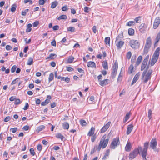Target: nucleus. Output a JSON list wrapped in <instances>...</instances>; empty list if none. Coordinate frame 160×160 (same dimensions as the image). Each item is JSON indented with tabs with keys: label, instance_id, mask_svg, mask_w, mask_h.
<instances>
[{
	"label": "nucleus",
	"instance_id": "nucleus-11",
	"mask_svg": "<svg viewBox=\"0 0 160 160\" xmlns=\"http://www.w3.org/2000/svg\"><path fill=\"white\" fill-rule=\"evenodd\" d=\"M124 43L123 41L120 40H116L115 43L118 49H120L122 47Z\"/></svg>",
	"mask_w": 160,
	"mask_h": 160
},
{
	"label": "nucleus",
	"instance_id": "nucleus-23",
	"mask_svg": "<svg viewBox=\"0 0 160 160\" xmlns=\"http://www.w3.org/2000/svg\"><path fill=\"white\" fill-rule=\"evenodd\" d=\"M57 56L56 54L54 53H51L49 55V57H48L46 59H50L51 60L54 59Z\"/></svg>",
	"mask_w": 160,
	"mask_h": 160
},
{
	"label": "nucleus",
	"instance_id": "nucleus-39",
	"mask_svg": "<svg viewBox=\"0 0 160 160\" xmlns=\"http://www.w3.org/2000/svg\"><path fill=\"white\" fill-rule=\"evenodd\" d=\"M123 38V32H121L118 35L117 37L116 38V40H120V38Z\"/></svg>",
	"mask_w": 160,
	"mask_h": 160
},
{
	"label": "nucleus",
	"instance_id": "nucleus-32",
	"mask_svg": "<svg viewBox=\"0 0 160 160\" xmlns=\"http://www.w3.org/2000/svg\"><path fill=\"white\" fill-rule=\"evenodd\" d=\"M54 78V74L52 73H51L49 75L48 78V82H50L52 81Z\"/></svg>",
	"mask_w": 160,
	"mask_h": 160
},
{
	"label": "nucleus",
	"instance_id": "nucleus-5",
	"mask_svg": "<svg viewBox=\"0 0 160 160\" xmlns=\"http://www.w3.org/2000/svg\"><path fill=\"white\" fill-rule=\"evenodd\" d=\"M152 45V40L150 37L147 38L146 40V43L144 49V53H147L150 48Z\"/></svg>",
	"mask_w": 160,
	"mask_h": 160
},
{
	"label": "nucleus",
	"instance_id": "nucleus-54",
	"mask_svg": "<svg viewBox=\"0 0 160 160\" xmlns=\"http://www.w3.org/2000/svg\"><path fill=\"white\" fill-rule=\"evenodd\" d=\"M29 108V104L27 102H26L25 103V105L24 107L23 108V109L24 110H26L28 109V108Z\"/></svg>",
	"mask_w": 160,
	"mask_h": 160
},
{
	"label": "nucleus",
	"instance_id": "nucleus-9",
	"mask_svg": "<svg viewBox=\"0 0 160 160\" xmlns=\"http://www.w3.org/2000/svg\"><path fill=\"white\" fill-rule=\"evenodd\" d=\"M149 55H148L143 60L141 66V71H143L146 67L149 59Z\"/></svg>",
	"mask_w": 160,
	"mask_h": 160
},
{
	"label": "nucleus",
	"instance_id": "nucleus-27",
	"mask_svg": "<svg viewBox=\"0 0 160 160\" xmlns=\"http://www.w3.org/2000/svg\"><path fill=\"white\" fill-rule=\"evenodd\" d=\"M33 58H32L30 57H29L28 59V62H27V64L28 65H31L33 63Z\"/></svg>",
	"mask_w": 160,
	"mask_h": 160
},
{
	"label": "nucleus",
	"instance_id": "nucleus-58",
	"mask_svg": "<svg viewBox=\"0 0 160 160\" xmlns=\"http://www.w3.org/2000/svg\"><path fill=\"white\" fill-rule=\"evenodd\" d=\"M66 69L69 72L72 71L74 70V69L72 68L69 67H67Z\"/></svg>",
	"mask_w": 160,
	"mask_h": 160
},
{
	"label": "nucleus",
	"instance_id": "nucleus-26",
	"mask_svg": "<svg viewBox=\"0 0 160 160\" xmlns=\"http://www.w3.org/2000/svg\"><path fill=\"white\" fill-rule=\"evenodd\" d=\"M102 66L103 68L105 69H108V66L106 61H104L102 62Z\"/></svg>",
	"mask_w": 160,
	"mask_h": 160
},
{
	"label": "nucleus",
	"instance_id": "nucleus-16",
	"mask_svg": "<svg viewBox=\"0 0 160 160\" xmlns=\"http://www.w3.org/2000/svg\"><path fill=\"white\" fill-rule=\"evenodd\" d=\"M132 146L130 142H128L125 147V150L127 152H129L131 149Z\"/></svg>",
	"mask_w": 160,
	"mask_h": 160
},
{
	"label": "nucleus",
	"instance_id": "nucleus-19",
	"mask_svg": "<svg viewBox=\"0 0 160 160\" xmlns=\"http://www.w3.org/2000/svg\"><path fill=\"white\" fill-rule=\"evenodd\" d=\"M110 150L107 149L104 155L102 158L103 160H106L108 158V156L109 155Z\"/></svg>",
	"mask_w": 160,
	"mask_h": 160
},
{
	"label": "nucleus",
	"instance_id": "nucleus-29",
	"mask_svg": "<svg viewBox=\"0 0 160 160\" xmlns=\"http://www.w3.org/2000/svg\"><path fill=\"white\" fill-rule=\"evenodd\" d=\"M130 112H127L126 115V116L125 117V119L124 120V122H127L128 120L130 118Z\"/></svg>",
	"mask_w": 160,
	"mask_h": 160
},
{
	"label": "nucleus",
	"instance_id": "nucleus-7",
	"mask_svg": "<svg viewBox=\"0 0 160 160\" xmlns=\"http://www.w3.org/2000/svg\"><path fill=\"white\" fill-rule=\"evenodd\" d=\"M148 142H146L144 143V148L141 152V155L143 157V160H146V156L147 155V151L148 148Z\"/></svg>",
	"mask_w": 160,
	"mask_h": 160
},
{
	"label": "nucleus",
	"instance_id": "nucleus-18",
	"mask_svg": "<svg viewBox=\"0 0 160 160\" xmlns=\"http://www.w3.org/2000/svg\"><path fill=\"white\" fill-rule=\"evenodd\" d=\"M108 79H105L102 81H100L99 84L101 86H103L107 85L108 83Z\"/></svg>",
	"mask_w": 160,
	"mask_h": 160
},
{
	"label": "nucleus",
	"instance_id": "nucleus-30",
	"mask_svg": "<svg viewBox=\"0 0 160 160\" xmlns=\"http://www.w3.org/2000/svg\"><path fill=\"white\" fill-rule=\"evenodd\" d=\"M134 30L132 28H129L128 30V33L129 35L132 36L134 34Z\"/></svg>",
	"mask_w": 160,
	"mask_h": 160
},
{
	"label": "nucleus",
	"instance_id": "nucleus-37",
	"mask_svg": "<svg viewBox=\"0 0 160 160\" xmlns=\"http://www.w3.org/2000/svg\"><path fill=\"white\" fill-rule=\"evenodd\" d=\"M56 136L57 138H60L62 140L63 138H64L62 134L60 133L57 134L56 135Z\"/></svg>",
	"mask_w": 160,
	"mask_h": 160
},
{
	"label": "nucleus",
	"instance_id": "nucleus-21",
	"mask_svg": "<svg viewBox=\"0 0 160 160\" xmlns=\"http://www.w3.org/2000/svg\"><path fill=\"white\" fill-rule=\"evenodd\" d=\"M118 67V63L117 61H116L115 62L114 65L112 67V71L117 72Z\"/></svg>",
	"mask_w": 160,
	"mask_h": 160
},
{
	"label": "nucleus",
	"instance_id": "nucleus-25",
	"mask_svg": "<svg viewBox=\"0 0 160 160\" xmlns=\"http://www.w3.org/2000/svg\"><path fill=\"white\" fill-rule=\"evenodd\" d=\"M45 126L44 125H41L38 127L36 129V132H38L41 131L42 130L44 129L45 128Z\"/></svg>",
	"mask_w": 160,
	"mask_h": 160
},
{
	"label": "nucleus",
	"instance_id": "nucleus-15",
	"mask_svg": "<svg viewBox=\"0 0 160 160\" xmlns=\"http://www.w3.org/2000/svg\"><path fill=\"white\" fill-rule=\"evenodd\" d=\"M133 126L131 124L128 125L127 127L126 133L127 135L129 134L131 132L133 128Z\"/></svg>",
	"mask_w": 160,
	"mask_h": 160
},
{
	"label": "nucleus",
	"instance_id": "nucleus-22",
	"mask_svg": "<svg viewBox=\"0 0 160 160\" xmlns=\"http://www.w3.org/2000/svg\"><path fill=\"white\" fill-rule=\"evenodd\" d=\"M142 59V57L141 55L139 56L138 58L137 61L135 65L136 66L139 65Z\"/></svg>",
	"mask_w": 160,
	"mask_h": 160
},
{
	"label": "nucleus",
	"instance_id": "nucleus-13",
	"mask_svg": "<svg viewBox=\"0 0 160 160\" xmlns=\"http://www.w3.org/2000/svg\"><path fill=\"white\" fill-rule=\"evenodd\" d=\"M157 145V142L155 138H152L150 142V146L153 149L155 148Z\"/></svg>",
	"mask_w": 160,
	"mask_h": 160
},
{
	"label": "nucleus",
	"instance_id": "nucleus-12",
	"mask_svg": "<svg viewBox=\"0 0 160 160\" xmlns=\"http://www.w3.org/2000/svg\"><path fill=\"white\" fill-rule=\"evenodd\" d=\"M160 23V18L158 17L156 18L154 21L153 24V28L154 29H156Z\"/></svg>",
	"mask_w": 160,
	"mask_h": 160
},
{
	"label": "nucleus",
	"instance_id": "nucleus-41",
	"mask_svg": "<svg viewBox=\"0 0 160 160\" xmlns=\"http://www.w3.org/2000/svg\"><path fill=\"white\" fill-rule=\"evenodd\" d=\"M133 67L132 65H131L128 68V72L130 73H132Z\"/></svg>",
	"mask_w": 160,
	"mask_h": 160
},
{
	"label": "nucleus",
	"instance_id": "nucleus-55",
	"mask_svg": "<svg viewBox=\"0 0 160 160\" xmlns=\"http://www.w3.org/2000/svg\"><path fill=\"white\" fill-rule=\"evenodd\" d=\"M11 118L10 116H7L5 118L4 121L5 122H7L9 121Z\"/></svg>",
	"mask_w": 160,
	"mask_h": 160
},
{
	"label": "nucleus",
	"instance_id": "nucleus-51",
	"mask_svg": "<svg viewBox=\"0 0 160 160\" xmlns=\"http://www.w3.org/2000/svg\"><path fill=\"white\" fill-rule=\"evenodd\" d=\"M17 68V66L16 65H13L11 68V72H12L13 73L14 72Z\"/></svg>",
	"mask_w": 160,
	"mask_h": 160
},
{
	"label": "nucleus",
	"instance_id": "nucleus-6",
	"mask_svg": "<svg viewBox=\"0 0 160 160\" xmlns=\"http://www.w3.org/2000/svg\"><path fill=\"white\" fill-rule=\"evenodd\" d=\"M120 144V142L119 138H114L110 145V147L112 149H115Z\"/></svg>",
	"mask_w": 160,
	"mask_h": 160
},
{
	"label": "nucleus",
	"instance_id": "nucleus-36",
	"mask_svg": "<svg viewBox=\"0 0 160 160\" xmlns=\"http://www.w3.org/2000/svg\"><path fill=\"white\" fill-rule=\"evenodd\" d=\"M67 18V17L66 15H62L58 17V20H60L61 19H66Z\"/></svg>",
	"mask_w": 160,
	"mask_h": 160
},
{
	"label": "nucleus",
	"instance_id": "nucleus-63",
	"mask_svg": "<svg viewBox=\"0 0 160 160\" xmlns=\"http://www.w3.org/2000/svg\"><path fill=\"white\" fill-rule=\"evenodd\" d=\"M59 28V26L58 25H55L53 27V29L54 30H58Z\"/></svg>",
	"mask_w": 160,
	"mask_h": 160
},
{
	"label": "nucleus",
	"instance_id": "nucleus-46",
	"mask_svg": "<svg viewBox=\"0 0 160 160\" xmlns=\"http://www.w3.org/2000/svg\"><path fill=\"white\" fill-rule=\"evenodd\" d=\"M91 136V141L92 142H93L95 141V139L97 138L96 134L95 133Z\"/></svg>",
	"mask_w": 160,
	"mask_h": 160
},
{
	"label": "nucleus",
	"instance_id": "nucleus-33",
	"mask_svg": "<svg viewBox=\"0 0 160 160\" xmlns=\"http://www.w3.org/2000/svg\"><path fill=\"white\" fill-rule=\"evenodd\" d=\"M110 38L109 37L105 38L104 40V41L105 43L107 45H110Z\"/></svg>",
	"mask_w": 160,
	"mask_h": 160
},
{
	"label": "nucleus",
	"instance_id": "nucleus-50",
	"mask_svg": "<svg viewBox=\"0 0 160 160\" xmlns=\"http://www.w3.org/2000/svg\"><path fill=\"white\" fill-rule=\"evenodd\" d=\"M90 8L88 7H85L84 8V11L85 12L88 13L89 11Z\"/></svg>",
	"mask_w": 160,
	"mask_h": 160
},
{
	"label": "nucleus",
	"instance_id": "nucleus-57",
	"mask_svg": "<svg viewBox=\"0 0 160 160\" xmlns=\"http://www.w3.org/2000/svg\"><path fill=\"white\" fill-rule=\"evenodd\" d=\"M12 47L9 45H7L6 46V49L7 50H10L12 48Z\"/></svg>",
	"mask_w": 160,
	"mask_h": 160
},
{
	"label": "nucleus",
	"instance_id": "nucleus-60",
	"mask_svg": "<svg viewBox=\"0 0 160 160\" xmlns=\"http://www.w3.org/2000/svg\"><path fill=\"white\" fill-rule=\"evenodd\" d=\"M45 2L44 0H39V4L40 5H43L44 4Z\"/></svg>",
	"mask_w": 160,
	"mask_h": 160
},
{
	"label": "nucleus",
	"instance_id": "nucleus-31",
	"mask_svg": "<svg viewBox=\"0 0 160 160\" xmlns=\"http://www.w3.org/2000/svg\"><path fill=\"white\" fill-rule=\"evenodd\" d=\"M160 39V31L157 34L155 39V44L158 42Z\"/></svg>",
	"mask_w": 160,
	"mask_h": 160
},
{
	"label": "nucleus",
	"instance_id": "nucleus-44",
	"mask_svg": "<svg viewBox=\"0 0 160 160\" xmlns=\"http://www.w3.org/2000/svg\"><path fill=\"white\" fill-rule=\"evenodd\" d=\"M152 111L151 109L149 110L148 112V117L149 120L151 119L152 118Z\"/></svg>",
	"mask_w": 160,
	"mask_h": 160
},
{
	"label": "nucleus",
	"instance_id": "nucleus-3",
	"mask_svg": "<svg viewBox=\"0 0 160 160\" xmlns=\"http://www.w3.org/2000/svg\"><path fill=\"white\" fill-rule=\"evenodd\" d=\"M160 51V48L159 47L157 48L155 51L152 56L150 63V65L151 66H153L157 61L159 56Z\"/></svg>",
	"mask_w": 160,
	"mask_h": 160
},
{
	"label": "nucleus",
	"instance_id": "nucleus-28",
	"mask_svg": "<svg viewBox=\"0 0 160 160\" xmlns=\"http://www.w3.org/2000/svg\"><path fill=\"white\" fill-rule=\"evenodd\" d=\"M74 59V57L71 56H69L67 60V63H72Z\"/></svg>",
	"mask_w": 160,
	"mask_h": 160
},
{
	"label": "nucleus",
	"instance_id": "nucleus-43",
	"mask_svg": "<svg viewBox=\"0 0 160 160\" xmlns=\"http://www.w3.org/2000/svg\"><path fill=\"white\" fill-rule=\"evenodd\" d=\"M62 81H65L67 82H70V78L68 77H62L61 78Z\"/></svg>",
	"mask_w": 160,
	"mask_h": 160
},
{
	"label": "nucleus",
	"instance_id": "nucleus-61",
	"mask_svg": "<svg viewBox=\"0 0 160 160\" xmlns=\"http://www.w3.org/2000/svg\"><path fill=\"white\" fill-rule=\"evenodd\" d=\"M38 150L40 152L42 149V146L41 144H38L37 146Z\"/></svg>",
	"mask_w": 160,
	"mask_h": 160
},
{
	"label": "nucleus",
	"instance_id": "nucleus-53",
	"mask_svg": "<svg viewBox=\"0 0 160 160\" xmlns=\"http://www.w3.org/2000/svg\"><path fill=\"white\" fill-rule=\"evenodd\" d=\"M18 80H19V78H16L12 81L11 84L12 85H13L16 84L17 83V82H18Z\"/></svg>",
	"mask_w": 160,
	"mask_h": 160
},
{
	"label": "nucleus",
	"instance_id": "nucleus-2",
	"mask_svg": "<svg viewBox=\"0 0 160 160\" xmlns=\"http://www.w3.org/2000/svg\"><path fill=\"white\" fill-rule=\"evenodd\" d=\"M106 135H104L102 138L99 144L98 147L97 149L98 151H99L102 147V148H105L108 143L109 139H106Z\"/></svg>",
	"mask_w": 160,
	"mask_h": 160
},
{
	"label": "nucleus",
	"instance_id": "nucleus-20",
	"mask_svg": "<svg viewBox=\"0 0 160 160\" xmlns=\"http://www.w3.org/2000/svg\"><path fill=\"white\" fill-rule=\"evenodd\" d=\"M87 66L88 67L94 68L96 67V65L94 62L89 61L87 62Z\"/></svg>",
	"mask_w": 160,
	"mask_h": 160
},
{
	"label": "nucleus",
	"instance_id": "nucleus-52",
	"mask_svg": "<svg viewBox=\"0 0 160 160\" xmlns=\"http://www.w3.org/2000/svg\"><path fill=\"white\" fill-rule=\"evenodd\" d=\"M18 130L17 128H11L10 129V131H11L12 133H15Z\"/></svg>",
	"mask_w": 160,
	"mask_h": 160
},
{
	"label": "nucleus",
	"instance_id": "nucleus-62",
	"mask_svg": "<svg viewBox=\"0 0 160 160\" xmlns=\"http://www.w3.org/2000/svg\"><path fill=\"white\" fill-rule=\"evenodd\" d=\"M62 11H66L68 9L67 6L66 5L64 6L62 8Z\"/></svg>",
	"mask_w": 160,
	"mask_h": 160
},
{
	"label": "nucleus",
	"instance_id": "nucleus-45",
	"mask_svg": "<svg viewBox=\"0 0 160 160\" xmlns=\"http://www.w3.org/2000/svg\"><path fill=\"white\" fill-rule=\"evenodd\" d=\"M81 125L82 126H85L87 124V122L84 120H81L80 121Z\"/></svg>",
	"mask_w": 160,
	"mask_h": 160
},
{
	"label": "nucleus",
	"instance_id": "nucleus-56",
	"mask_svg": "<svg viewBox=\"0 0 160 160\" xmlns=\"http://www.w3.org/2000/svg\"><path fill=\"white\" fill-rule=\"evenodd\" d=\"M20 103V100L19 99H15L14 102V104L18 105Z\"/></svg>",
	"mask_w": 160,
	"mask_h": 160
},
{
	"label": "nucleus",
	"instance_id": "nucleus-34",
	"mask_svg": "<svg viewBox=\"0 0 160 160\" xmlns=\"http://www.w3.org/2000/svg\"><path fill=\"white\" fill-rule=\"evenodd\" d=\"M135 22L134 21H130L127 22L126 24V26H131L132 25H134Z\"/></svg>",
	"mask_w": 160,
	"mask_h": 160
},
{
	"label": "nucleus",
	"instance_id": "nucleus-38",
	"mask_svg": "<svg viewBox=\"0 0 160 160\" xmlns=\"http://www.w3.org/2000/svg\"><path fill=\"white\" fill-rule=\"evenodd\" d=\"M140 75V74L139 72L137 73L134 76L133 80H134L135 81L137 82L139 78Z\"/></svg>",
	"mask_w": 160,
	"mask_h": 160
},
{
	"label": "nucleus",
	"instance_id": "nucleus-4",
	"mask_svg": "<svg viewBox=\"0 0 160 160\" xmlns=\"http://www.w3.org/2000/svg\"><path fill=\"white\" fill-rule=\"evenodd\" d=\"M142 148L141 146H138V148H135L130 153L129 156V158L132 160L139 153L141 154Z\"/></svg>",
	"mask_w": 160,
	"mask_h": 160
},
{
	"label": "nucleus",
	"instance_id": "nucleus-17",
	"mask_svg": "<svg viewBox=\"0 0 160 160\" xmlns=\"http://www.w3.org/2000/svg\"><path fill=\"white\" fill-rule=\"evenodd\" d=\"M95 128L94 127H92L90 130L89 131L88 135V136H91L94 135L95 132Z\"/></svg>",
	"mask_w": 160,
	"mask_h": 160
},
{
	"label": "nucleus",
	"instance_id": "nucleus-1",
	"mask_svg": "<svg viewBox=\"0 0 160 160\" xmlns=\"http://www.w3.org/2000/svg\"><path fill=\"white\" fill-rule=\"evenodd\" d=\"M148 68V66L146 68V70H144L142 72V75L141 79L144 83H146L149 80H150L151 77V74L152 71L151 69H149L147 71Z\"/></svg>",
	"mask_w": 160,
	"mask_h": 160
},
{
	"label": "nucleus",
	"instance_id": "nucleus-64",
	"mask_svg": "<svg viewBox=\"0 0 160 160\" xmlns=\"http://www.w3.org/2000/svg\"><path fill=\"white\" fill-rule=\"evenodd\" d=\"M39 24L38 21H36L33 23V26L34 27H36L38 26Z\"/></svg>",
	"mask_w": 160,
	"mask_h": 160
},
{
	"label": "nucleus",
	"instance_id": "nucleus-59",
	"mask_svg": "<svg viewBox=\"0 0 160 160\" xmlns=\"http://www.w3.org/2000/svg\"><path fill=\"white\" fill-rule=\"evenodd\" d=\"M30 152L31 154L34 156L35 155V153L34 151V150L33 148H30Z\"/></svg>",
	"mask_w": 160,
	"mask_h": 160
},
{
	"label": "nucleus",
	"instance_id": "nucleus-48",
	"mask_svg": "<svg viewBox=\"0 0 160 160\" xmlns=\"http://www.w3.org/2000/svg\"><path fill=\"white\" fill-rule=\"evenodd\" d=\"M132 56L131 52L130 51L128 52L126 55V57L128 59H129L131 58Z\"/></svg>",
	"mask_w": 160,
	"mask_h": 160
},
{
	"label": "nucleus",
	"instance_id": "nucleus-14",
	"mask_svg": "<svg viewBox=\"0 0 160 160\" xmlns=\"http://www.w3.org/2000/svg\"><path fill=\"white\" fill-rule=\"evenodd\" d=\"M146 25L145 23H142L139 26V31L141 32H143L145 31L147 28Z\"/></svg>",
	"mask_w": 160,
	"mask_h": 160
},
{
	"label": "nucleus",
	"instance_id": "nucleus-35",
	"mask_svg": "<svg viewBox=\"0 0 160 160\" xmlns=\"http://www.w3.org/2000/svg\"><path fill=\"white\" fill-rule=\"evenodd\" d=\"M58 3L57 1H54L52 3L51 8H55L58 5Z\"/></svg>",
	"mask_w": 160,
	"mask_h": 160
},
{
	"label": "nucleus",
	"instance_id": "nucleus-10",
	"mask_svg": "<svg viewBox=\"0 0 160 160\" xmlns=\"http://www.w3.org/2000/svg\"><path fill=\"white\" fill-rule=\"evenodd\" d=\"M111 122L109 121L105 125H104L100 130V132L101 133H103L106 132L107 130L108 129L109 127L110 124Z\"/></svg>",
	"mask_w": 160,
	"mask_h": 160
},
{
	"label": "nucleus",
	"instance_id": "nucleus-24",
	"mask_svg": "<svg viewBox=\"0 0 160 160\" xmlns=\"http://www.w3.org/2000/svg\"><path fill=\"white\" fill-rule=\"evenodd\" d=\"M62 126L64 129H68L69 128V124L68 122H65L62 124Z\"/></svg>",
	"mask_w": 160,
	"mask_h": 160
},
{
	"label": "nucleus",
	"instance_id": "nucleus-49",
	"mask_svg": "<svg viewBox=\"0 0 160 160\" xmlns=\"http://www.w3.org/2000/svg\"><path fill=\"white\" fill-rule=\"evenodd\" d=\"M29 10L28 9H25L24 11H22L21 14L22 16H26L27 13L28 12Z\"/></svg>",
	"mask_w": 160,
	"mask_h": 160
},
{
	"label": "nucleus",
	"instance_id": "nucleus-8",
	"mask_svg": "<svg viewBox=\"0 0 160 160\" xmlns=\"http://www.w3.org/2000/svg\"><path fill=\"white\" fill-rule=\"evenodd\" d=\"M129 44L131 47L134 49H136L139 48V44L138 40H132L129 42Z\"/></svg>",
	"mask_w": 160,
	"mask_h": 160
},
{
	"label": "nucleus",
	"instance_id": "nucleus-40",
	"mask_svg": "<svg viewBox=\"0 0 160 160\" xmlns=\"http://www.w3.org/2000/svg\"><path fill=\"white\" fill-rule=\"evenodd\" d=\"M16 4H14L12 5L11 8V11L12 12H13L16 11Z\"/></svg>",
	"mask_w": 160,
	"mask_h": 160
},
{
	"label": "nucleus",
	"instance_id": "nucleus-42",
	"mask_svg": "<svg viewBox=\"0 0 160 160\" xmlns=\"http://www.w3.org/2000/svg\"><path fill=\"white\" fill-rule=\"evenodd\" d=\"M75 28L73 27H70L68 28V31H70L74 32L75 31Z\"/></svg>",
	"mask_w": 160,
	"mask_h": 160
},
{
	"label": "nucleus",
	"instance_id": "nucleus-47",
	"mask_svg": "<svg viewBox=\"0 0 160 160\" xmlns=\"http://www.w3.org/2000/svg\"><path fill=\"white\" fill-rule=\"evenodd\" d=\"M117 73V71H112L111 73V76L112 78H114L116 76Z\"/></svg>",
	"mask_w": 160,
	"mask_h": 160
}]
</instances>
